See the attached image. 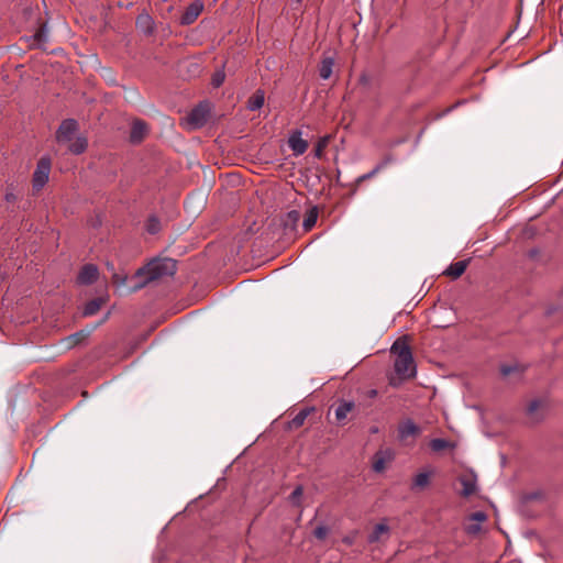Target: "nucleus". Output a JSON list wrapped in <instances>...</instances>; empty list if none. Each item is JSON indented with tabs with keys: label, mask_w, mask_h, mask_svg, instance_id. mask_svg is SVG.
Here are the masks:
<instances>
[{
	"label": "nucleus",
	"mask_w": 563,
	"mask_h": 563,
	"mask_svg": "<svg viewBox=\"0 0 563 563\" xmlns=\"http://www.w3.org/2000/svg\"><path fill=\"white\" fill-rule=\"evenodd\" d=\"M395 354L394 368L396 375L401 378H413L416 376V364L412 357L411 349L404 338L394 342L390 349Z\"/></svg>",
	"instance_id": "nucleus-1"
},
{
	"label": "nucleus",
	"mask_w": 563,
	"mask_h": 563,
	"mask_svg": "<svg viewBox=\"0 0 563 563\" xmlns=\"http://www.w3.org/2000/svg\"><path fill=\"white\" fill-rule=\"evenodd\" d=\"M177 271V263L172 258H156L136 272V277H144L143 282L134 287L139 289L146 284L165 276H173Z\"/></svg>",
	"instance_id": "nucleus-2"
},
{
	"label": "nucleus",
	"mask_w": 563,
	"mask_h": 563,
	"mask_svg": "<svg viewBox=\"0 0 563 563\" xmlns=\"http://www.w3.org/2000/svg\"><path fill=\"white\" fill-rule=\"evenodd\" d=\"M209 112L208 103L201 102L187 114L181 124L188 130L200 129L207 123Z\"/></svg>",
	"instance_id": "nucleus-3"
},
{
	"label": "nucleus",
	"mask_w": 563,
	"mask_h": 563,
	"mask_svg": "<svg viewBox=\"0 0 563 563\" xmlns=\"http://www.w3.org/2000/svg\"><path fill=\"white\" fill-rule=\"evenodd\" d=\"M51 167L52 162L49 157L44 156L37 162L32 179L34 190L38 191L46 185L48 181Z\"/></svg>",
	"instance_id": "nucleus-4"
},
{
	"label": "nucleus",
	"mask_w": 563,
	"mask_h": 563,
	"mask_svg": "<svg viewBox=\"0 0 563 563\" xmlns=\"http://www.w3.org/2000/svg\"><path fill=\"white\" fill-rule=\"evenodd\" d=\"M78 130V123L74 119L64 120L57 132L56 140L58 143H70L74 140V135Z\"/></svg>",
	"instance_id": "nucleus-5"
},
{
	"label": "nucleus",
	"mask_w": 563,
	"mask_h": 563,
	"mask_svg": "<svg viewBox=\"0 0 563 563\" xmlns=\"http://www.w3.org/2000/svg\"><path fill=\"white\" fill-rule=\"evenodd\" d=\"M301 131L295 130L288 137V145L295 156L302 155L308 150V142L301 137Z\"/></svg>",
	"instance_id": "nucleus-6"
},
{
	"label": "nucleus",
	"mask_w": 563,
	"mask_h": 563,
	"mask_svg": "<svg viewBox=\"0 0 563 563\" xmlns=\"http://www.w3.org/2000/svg\"><path fill=\"white\" fill-rule=\"evenodd\" d=\"M420 432L421 429L411 419H406L398 426V437L401 441L408 438H416Z\"/></svg>",
	"instance_id": "nucleus-7"
},
{
	"label": "nucleus",
	"mask_w": 563,
	"mask_h": 563,
	"mask_svg": "<svg viewBox=\"0 0 563 563\" xmlns=\"http://www.w3.org/2000/svg\"><path fill=\"white\" fill-rule=\"evenodd\" d=\"M203 9V4L200 1L192 2L184 12L180 18V23L183 25H189L194 23Z\"/></svg>",
	"instance_id": "nucleus-8"
},
{
	"label": "nucleus",
	"mask_w": 563,
	"mask_h": 563,
	"mask_svg": "<svg viewBox=\"0 0 563 563\" xmlns=\"http://www.w3.org/2000/svg\"><path fill=\"white\" fill-rule=\"evenodd\" d=\"M99 275L97 266L92 264L85 265L78 274V283L81 285H90L97 280Z\"/></svg>",
	"instance_id": "nucleus-9"
},
{
	"label": "nucleus",
	"mask_w": 563,
	"mask_h": 563,
	"mask_svg": "<svg viewBox=\"0 0 563 563\" xmlns=\"http://www.w3.org/2000/svg\"><path fill=\"white\" fill-rule=\"evenodd\" d=\"M467 266H468L467 260L459 261V262H455V263H452L451 265H449L448 268L443 272V274L445 276L451 277L452 279H457L459 277H461L464 274Z\"/></svg>",
	"instance_id": "nucleus-10"
},
{
	"label": "nucleus",
	"mask_w": 563,
	"mask_h": 563,
	"mask_svg": "<svg viewBox=\"0 0 563 563\" xmlns=\"http://www.w3.org/2000/svg\"><path fill=\"white\" fill-rule=\"evenodd\" d=\"M136 26L146 35H151L154 32V21L146 12H142L137 15Z\"/></svg>",
	"instance_id": "nucleus-11"
},
{
	"label": "nucleus",
	"mask_w": 563,
	"mask_h": 563,
	"mask_svg": "<svg viewBox=\"0 0 563 563\" xmlns=\"http://www.w3.org/2000/svg\"><path fill=\"white\" fill-rule=\"evenodd\" d=\"M463 489H462V495L464 497H468L473 494H475L476 492V478L475 476L473 475H462L460 476L459 478Z\"/></svg>",
	"instance_id": "nucleus-12"
},
{
	"label": "nucleus",
	"mask_w": 563,
	"mask_h": 563,
	"mask_svg": "<svg viewBox=\"0 0 563 563\" xmlns=\"http://www.w3.org/2000/svg\"><path fill=\"white\" fill-rule=\"evenodd\" d=\"M355 408V404L353 401L342 400L335 408V418L339 422H342L346 419L347 415Z\"/></svg>",
	"instance_id": "nucleus-13"
},
{
	"label": "nucleus",
	"mask_w": 563,
	"mask_h": 563,
	"mask_svg": "<svg viewBox=\"0 0 563 563\" xmlns=\"http://www.w3.org/2000/svg\"><path fill=\"white\" fill-rule=\"evenodd\" d=\"M145 133H146V124L141 120L134 121L132 124L131 134H130L131 141L133 143L141 142L142 139L144 137Z\"/></svg>",
	"instance_id": "nucleus-14"
},
{
	"label": "nucleus",
	"mask_w": 563,
	"mask_h": 563,
	"mask_svg": "<svg viewBox=\"0 0 563 563\" xmlns=\"http://www.w3.org/2000/svg\"><path fill=\"white\" fill-rule=\"evenodd\" d=\"M265 93L263 90H256L247 100V108L251 111L261 109L264 106Z\"/></svg>",
	"instance_id": "nucleus-15"
},
{
	"label": "nucleus",
	"mask_w": 563,
	"mask_h": 563,
	"mask_svg": "<svg viewBox=\"0 0 563 563\" xmlns=\"http://www.w3.org/2000/svg\"><path fill=\"white\" fill-rule=\"evenodd\" d=\"M318 214H319V211H318L317 207H311L306 212L305 219L302 221V228H303L305 232H309L316 225V222L318 220Z\"/></svg>",
	"instance_id": "nucleus-16"
},
{
	"label": "nucleus",
	"mask_w": 563,
	"mask_h": 563,
	"mask_svg": "<svg viewBox=\"0 0 563 563\" xmlns=\"http://www.w3.org/2000/svg\"><path fill=\"white\" fill-rule=\"evenodd\" d=\"M88 146V142L86 137L77 136L75 140H73L69 145L68 150L75 155H79L86 151Z\"/></svg>",
	"instance_id": "nucleus-17"
},
{
	"label": "nucleus",
	"mask_w": 563,
	"mask_h": 563,
	"mask_svg": "<svg viewBox=\"0 0 563 563\" xmlns=\"http://www.w3.org/2000/svg\"><path fill=\"white\" fill-rule=\"evenodd\" d=\"M389 533V527L386 523H377L372 533L368 536V542L369 543H376L380 540L383 534Z\"/></svg>",
	"instance_id": "nucleus-18"
},
{
	"label": "nucleus",
	"mask_w": 563,
	"mask_h": 563,
	"mask_svg": "<svg viewBox=\"0 0 563 563\" xmlns=\"http://www.w3.org/2000/svg\"><path fill=\"white\" fill-rule=\"evenodd\" d=\"M333 65L334 60L332 57H325L321 60L319 75L322 79H329L331 77Z\"/></svg>",
	"instance_id": "nucleus-19"
},
{
	"label": "nucleus",
	"mask_w": 563,
	"mask_h": 563,
	"mask_svg": "<svg viewBox=\"0 0 563 563\" xmlns=\"http://www.w3.org/2000/svg\"><path fill=\"white\" fill-rule=\"evenodd\" d=\"M391 162V157L388 156L386 157L384 161H382L380 163H378L369 173L367 174H364L362 176H360L357 178V183H361V181H364V180H367V179H371L372 177H374L375 175H377L387 164H389Z\"/></svg>",
	"instance_id": "nucleus-20"
},
{
	"label": "nucleus",
	"mask_w": 563,
	"mask_h": 563,
	"mask_svg": "<svg viewBox=\"0 0 563 563\" xmlns=\"http://www.w3.org/2000/svg\"><path fill=\"white\" fill-rule=\"evenodd\" d=\"M101 305H102L101 299H92V300L88 301L84 307L82 314L85 317H90V316L96 314L100 310Z\"/></svg>",
	"instance_id": "nucleus-21"
},
{
	"label": "nucleus",
	"mask_w": 563,
	"mask_h": 563,
	"mask_svg": "<svg viewBox=\"0 0 563 563\" xmlns=\"http://www.w3.org/2000/svg\"><path fill=\"white\" fill-rule=\"evenodd\" d=\"M313 410V408H305V409H301L291 420L290 424L294 427V428H299L301 427L307 417L310 415V412Z\"/></svg>",
	"instance_id": "nucleus-22"
},
{
	"label": "nucleus",
	"mask_w": 563,
	"mask_h": 563,
	"mask_svg": "<svg viewBox=\"0 0 563 563\" xmlns=\"http://www.w3.org/2000/svg\"><path fill=\"white\" fill-rule=\"evenodd\" d=\"M300 218H301L300 211L291 210V211L287 212V214H286L285 225L286 227H288V225L295 227L299 222Z\"/></svg>",
	"instance_id": "nucleus-23"
},
{
	"label": "nucleus",
	"mask_w": 563,
	"mask_h": 563,
	"mask_svg": "<svg viewBox=\"0 0 563 563\" xmlns=\"http://www.w3.org/2000/svg\"><path fill=\"white\" fill-rule=\"evenodd\" d=\"M330 141V136L329 135H325L323 137H321L317 144H316V147H314V156L318 157V158H321L322 154H323V151L324 148L327 147L328 143Z\"/></svg>",
	"instance_id": "nucleus-24"
},
{
	"label": "nucleus",
	"mask_w": 563,
	"mask_h": 563,
	"mask_svg": "<svg viewBox=\"0 0 563 563\" xmlns=\"http://www.w3.org/2000/svg\"><path fill=\"white\" fill-rule=\"evenodd\" d=\"M429 481H430V476L428 473H419L413 478V486L423 488V487L428 486Z\"/></svg>",
	"instance_id": "nucleus-25"
},
{
	"label": "nucleus",
	"mask_w": 563,
	"mask_h": 563,
	"mask_svg": "<svg viewBox=\"0 0 563 563\" xmlns=\"http://www.w3.org/2000/svg\"><path fill=\"white\" fill-rule=\"evenodd\" d=\"M449 446L450 442L444 439H433L430 442V448L435 452L442 451Z\"/></svg>",
	"instance_id": "nucleus-26"
},
{
	"label": "nucleus",
	"mask_w": 563,
	"mask_h": 563,
	"mask_svg": "<svg viewBox=\"0 0 563 563\" xmlns=\"http://www.w3.org/2000/svg\"><path fill=\"white\" fill-rule=\"evenodd\" d=\"M34 41L37 43V44H41V43H44L47 41V30H46V25H42L37 32L34 34Z\"/></svg>",
	"instance_id": "nucleus-27"
},
{
	"label": "nucleus",
	"mask_w": 563,
	"mask_h": 563,
	"mask_svg": "<svg viewBox=\"0 0 563 563\" xmlns=\"http://www.w3.org/2000/svg\"><path fill=\"white\" fill-rule=\"evenodd\" d=\"M329 533V529L325 527V526H318L314 530H313V536L319 539V540H323L327 538Z\"/></svg>",
	"instance_id": "nucleus-28"
},
{
	"label": "nucleus",
	"mask_w": 563,
	"mask_h": 563,
	"mask_svg": "<svg viewBox=\"0 0 563 563\" xmlns=\"http://www.w3.org/2000/svg\"><path fill=\"white\" fill-rule=\"evenodd\" d=\"M87 335H88V333H84L82 331H80V332H77V333L70 335L67 339V341L69 342V345H75V344L79 343L81 340H84Z\"/></svg>",
	"instance_id": "nucleus-29"
},
{
	"label": "nucleus",
	"mask_w": 563,
	"mask_h": 563,
	"mask_svg": "<svg viewBox=\"0 0 563 563\" xmlns=\"http://www.w3.org/2000/svg\"><path fill=\"white\" fill-rule=\"evenodd\" d=\"M373 468L374 471L376 472H382L384 468H385V461L384 459L380 456L379 453H377L375 455V461L373 463Z\"/></svg>",
	"instance_id": "nucleus-30"
},
{
	"label": "nucleus",
	"mask_w": 563,
	"mask_h": 563,
	"mask_svg": "<svg viewBox=\"0 0 563 563\" xmlns=\"http://www.w3.org/2000/svg\"><path fill=\"white\" fill-rule=\"evenodd\" d=\"M224 77H225L224 73H222V71L216 73L212 77L213 87H216V88L220 87L224 81Z\"/></svg>",
	"instance_id": "nucleus-31"
},
{
	"label": "nucleus",
	"mask_w": 563,
	"mask_h": 563,
	"mask_svg": "<svg viewBox=\"0 0 563 563\" xmlns=\"http://www.w3.org/2000/svg\"><path fill=\"white\" fill-rule=\"evenodd\" d=\"M470 519L476 521L479 525L481 522H484L487 519V516L483 511H476L470 516Z\"/></svg>",
	"instance_id": "nucleus-32"
},
{
	"label": "nucleus",
	"mask_w": 563,
	"mask_h": 563,
	"mask_svg": "<svg viewBox=\"0 0 563 563\" xmlns=\"http://www.w3.org/2000/svg\"><path fill=\"white\" fill-rule=\"evenodd\" d=\"M159 229V222L157 219L153 218L150 220L147 225V231L152 234H155Z\"/></svg>",
	"instance_id": "nucleus-33"
},
{
	"label": "nucleus",
	"mask_w": 563,
	"mask_h": 563,
	"mask_svg": "<svg viewBox=\"0 0 563 563\" xmlns=\"http://www.w3.org/2000/svg\"><path fill=\"white\" fill-rule=\"evenodd\" d=\"M408 378H401L400 376H390L389 377V385L393 387H399L404 380H407Z\"/></svg>",
	"instance_id": "nucleus-34"
},
{
	"label": "nucleus",
	"mask_w": 563,
	"mask_h": 563,
	"mask_svg": "<svg viewBox=\"0 0 563 563\" xmlns=\"http://www.w3.org/2000/svg\"><path fill=\"white\" fill-rule=\"evenodd\" d=\"M542 402L540 400H532L528 406V413L533 415L541 407Z\"/></svg>",
	"instance_id": "nucleus-35"
},
{
	"label": "nucleus",
	"mask_w": 563,
	"mask_h": 563,
	"mask_svg": "<svg viewBox=\"0 0 563 563\" xmlns=\"http://www.w3.org/2000/svg\"><path fill=\"white\" fill-rule=\"evenodd\" d=\"M481 531V526L478 523L470 525L466 527V532L470 534H476Z\"/></svg>",
	"instance_id": "nucleus-36"
},
{
	"label": "nucleus",
	"mask_w": 563,
	"mask_h": 563,
	"mask_svg": "<svg viewBox=\"0 0 563 563\" xmlns=\"http://www.w3.org/2000/svg\"><path fill=\"white\" fill-rule=\"evenodd\" d=\"M302 495V488L300 486L296 487L291 493L290 498L295 501Z\"/></svg>",
	"instance_id": "nucleus-37"
},
{
	"label": "nucleus",
	"mask_w": 563,
	"mask_h": 563,
	"mask_svg": "<svg viewBox=\"0 0 563 563\" xmlns=\"http://www.w3.org/2000/svg\"><path fill=\"white\" fill-rule=\"evenodd\" d=\"M515 368L511 366H501L500 371L504 376H508Z\"/></svg>",
	"instance_id": "nucleus-38"
},
{
	"label": "nucleus",
	"mask_w": 563,
	"mask_h": 563,
	"mask_svg": "<svg viewBox=\"0 0 563 563\" xmlns=\"http://www.w3.org/2000/svg\"><path fill=\"white\" fill-rule=\"evenodd\" d=\"M16 199H18V197L13 192L5 194V200L8 202H14Z\"/></svg>",
	"instance_id": "nucleus-39"
},
{
	"label": "nucleus",
	"mask_w": 563,
	"mask_h": 563,
	"mask_svg": "<svg viewBox=\"0 0 563 563\" xmlns=\"http://www.w3.org/2000/svg\"><path fill=\"white\" fill-rule=\"evenodd\" d=\"M376 394H377V391H376V390H371V393H369V395H371L372 397H374Z\"/></svg>",
	"instance_id": "nucleus-40"
}]
</instances>
